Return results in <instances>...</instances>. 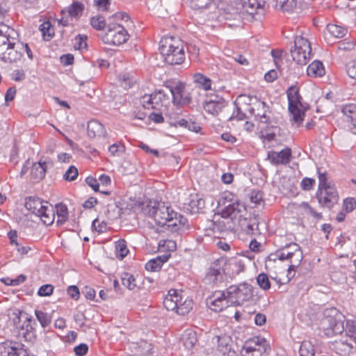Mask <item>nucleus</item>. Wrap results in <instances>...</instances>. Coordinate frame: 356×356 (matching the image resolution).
I'll return each instance as SVG.
<instances>
[{"label": "nucleus", "instance_id": "1", "mask_svg": "<svg viewBox=\"0 0 356 356\" xmlns=\"http://www.w3.org/2000/svg\"><path fill=\"white\" fill-rule=\"evenodd\" d=\"M18 33L8 24H0V59L5 63L20 60L23 52L33 59V53L27 44L18 42Z\"/></svg>", "mask_w": 356, "mask_h": 356}, {"label": "nucleus", "instance_id": "2", "mask_svg": "<svg viewBox=\"0 0 356 356\" xmlns=\"http://www.w3.org/2000/svg\"><path fill=\"white\" fill-rule=\"evenodd\" d=\"M159 50L165 62L169 65H179L185 59L182 42L174 37H165L160 41Z\"/></svg>", "mask_w": 356, "mask_h": 356}, {"label": "nucleus", "instance_id": "3", "mask_svg": "<svg viewBox=\"0 0 356 356\" xmlns=\"http://www.w3.org/2000/svg\"><path fill=\"white\" fill-rule=\"evenodd\" d=\"M286 95L291 122L292 124L299 127L302 123L305 111L309 108V105L302 102V97L299 93V89L296 86H290L286 90Z\"/></svg>", "mask_w": 356, "mask_h": 356}, {"label": "nucleus", "instance_id": "4", "mask_svg": "<svg viewBox=\"0 0 356 356\" xmlns=\"http://www.w3.org/2000/svg\"><path fill=\"white\" fill-rule=\"evenodd\" d=\"M270 258L273 260L277 258L280 261H288L289 262L288 270L295 271L301 264L303 254L299 245L291 243L280 248L275 254H271Z\"/></svg>", "mask_w": 356, "mask_h": 356}, {"label": "nucleus", "instance_id": "5", "mask_svg": "<svg viewBox=\"0 0 356 356\" xmlns=\"http://www.w3.org/2000/svg\"><path fill=\"white\" fill-rule=\"evenodd\" d=\"M234 194L230 192L223 193L218 202V207L220 208L223 218L240 220L246 208L243 203L234 200Z\"/></svg>", "mask_w": 356, "mask_h": 356}, {"label": "nucleus", "instance_id": "6", "mask_svg": "<svg viewBox=\"0 0 356 356\" xmlns=\"http://www.w3.org/2000/svg\"><path fill=\"white\" fill-rule=\"evenodd\" d=\"M163 306L168 311H172L179 315L187 314L193 308V302L191 298H186L183 300L181 292L170 289L163 300Z\"/></svg>", "mask_w": 356, "mask_h": 356}, {"label": "nucleus", "instance_id": "7", "mask_svg": "<svg viewBox=\"0 0 356 356\" xmlns=\"http://www.w3.org/2000/svg\"><path fill=\"white\" fill-rule=\"evenodd\" d=\"M321 321V326L327 337L341 334L344 330L342 315L336 308L327 309Z\"/></svg>", "mask_w": 356, "mask_h": 356}, {"label": "nucleus", "instance_id": "8", "mask_svg": "<svg viewBox=\"0 0 356 356\" xmlns=\"http://www.w3.org/2000/svg\"><path fill=\"white\" fill-rule=\"evenodd\" d=\"M270 347L268 341L260 337L246 340L240 351L241 356H268Z\"/></svg>", "mask_w": 356, "mask_h": 356}, {"label": "nucleus", "instance_id": "9", "mask_svg": "<svg viewBox=\"0 0 356 356\" xmlns=\"http://www.w3.org/2000/svg\"><path fill=\"white\" fill-rule=\"evenodd\" d=\"M227 258L221 257L211 263L204 280L206 284L219 286L226 278Z\"/></svg>", "mask_w": 356, "mask_h": 356}, {"label": "nucleus", "instance_id": "10", "mask_svg": "<svg viewBox=\"0 0 356 356\" xmlns=\"http://www.w3.org/2000/svg\"><path fill=\"white\" fill-rule=\"evenodd\" d=\"M291 56L299 65H306L311 58L312 47L307 39L297 36L294 40V49L291 50Z\"/></svg>", "mask_w": 356, "mask_h": 356}, {"label": "nucleus", "instance_id": "11", "mask_svg": "<svg viewBox=\"0 0 356 356\" xmlns=\"http://www.w3.org/2000/svg\"><path fill=\"white\" fill-rule=\"evenodd\" d=\"M148 207V216L161 226L165 225L169 220L172 219V216H177V213L170 209L163 202H155L153 205H149Z\"/></svg>", "mask_w": 356, "mask_h": 356}, {"label": "nucleus", "instance_id": "12", "mask_svg": "<svg viewBox=\"0 0 356 356\" xmlns=\"http://www.w3.org/2000/svg\"><path fill=\"white\" fill-rule=\"evenodd\" d=\"M227 293L231 300V304L241 305L252 298L253 288L248 283H243L237 286L232 285L227 289Z\"/></svg>", "mask_w": 356, "mask_h": 356}, {"label": "nucleus", "instance_id": "13", "mask_svg": "<svg viewBox=\"0 0 356 356\" xmlns=\"http://www.w3.org/2000/svg\"><path fill=\"white\" fill-rule=\"evenodd\" d=\"M129 35L126 29L120 24H115L108 26L106 32L102 35L105 44L118 46L127 41Z\"/></svg>", "mask_w": 356, "mask_h": 356}, {"label": "nucleus", "instance_id": "14", "mask_svg": "<svg viewBox=\"0 0 356 356\" xmlns=\"http://www.w3.org/2000/svg\"><path fill=\"white\" fill-rule=\"evenodd\" d=\"M207 305L212 311L220 312L232 304L229 297L227 296L226 290L223 291H215V293L207 299Z\"/></svg>", "mask_w": 356, "mask_h": 356}, {"label": "nucleus", "instance_id": "15", "mask_svg": "<svg viewBox=\"0 0 356 356\" xmlns=\"http://www.w3.org/2000/svg\"><path fill=\"white\" fill-rule=\"evenodd\" d=\"M166 87L169 89L172 96V102L175 105L183 106L191 103V96L185 92V83L177 82L171 83Z\"/></svg>", "mask_w": 356, "mask_h": 356}, {"label": "nucleus", "instance_id": "16", "mask_svg": "<svg viewBox=\"0 0 356 356\" xmlns=\"http://www.w3.org/2000/svg\"><path fill=\"white\" fill-rule=\"evenodd\" d=\"M250 104L253 105L250 111L257 120L261 123L270 124V118L268 113H270L269 106L266 102L257 99L256 96L250 97Z\"/></svg>", "mask_w": 356, "mask_h": 356}, {"label": "nucleus", "instance_id": "17", "mask_svg": "<svg viewBox=\"0 0 356 356\" xmlns=\"http://www.w3.org/2000/svg\"><path fill=\"white\" fill-rule=\"evenodd\" d=\"M238 9L241 11L243 19L250 21L254 19V15L258 13V10H261L258 0H236Z\"/></svg>", "mask_w": 356, "mask_h": 356}, {"label": "nucleus", "instance_id": "18", "mask_svg": "<svg viewBox=\"0 0 356 356\" xmlns=\"http://www.w3.org/2000/svg\"><path fill=\"white\" fill-rule=\"evenodd\" d=\"M318 202L327 208H332L339 199L338 193L333 186H327L323 189H318L316 194Z\"/></svg>", "mask_w": 356, "mask_h": 356}, {"label": "nucleus", "instance_id": "19", "mask_svg": "<svg viewBox=\"0 0 356 356\" xmlns=\"http://www.w3.org/2000/svg\"><path fill=\"white\" fill-rule=\"evenodd\" d=\"M291 149L286 147L280 152L270 151L268 152V159L273 165H286L291 161Z\"/></svg>", "mask_w": 356, "mask_h": 356}, {"label": "nucleus", "instance_id": "20", "mask_svg": "<svg viewBox=\"0 0 356 356\" xmlns=\"http://www.w3.org/2000/svg\"><path fill=\"white\" fill-rule=\"evenodd\" d=\"M225 106V99L218 95L211 96L203 104L204 111L212 115H217Z\"/></svg>", "mask_w": 356, "mask_h": 356}, {"label": "nucleus", "instance_id": "21", "mask_svg": "<svg viewBox=\"0 0 356 356\" xmlns=\"http://www.w3.org/2000/svg\"><path fill=\"white\" fill-rule=\"evenodd\" d=\"M342 113L348 129L353 134H356V105L350 104L343 106Z\"/></svg>", "mask_w": 356, "mask_h": 356}, {"label": "nucleus", "instance_id": "22", "mask_svg": "<svg viewBox=\"0 0 356 356\" xmlns=\"http://www.w3.org/2000/svg\"><path fill=\"white\" fill-rule=\"evenodd\" d=\"M204 200L197 193L191 194L184 203V209L191 213H199L204 207Z\"/></svg>", "mask_w": 356, "mask_h": 356}, {"label": "nucleus", "instance_id": "23", "mask_svg": "<svg viewBox=\"0 0 356 356\" xmlns=\"http://www.w3.org/2000/svg\"><path fill=\"white\" fill-rule=\"evenodd\" d=\"M47 202L42 201L36 196H29L25 198L24 206L27 210L38 216L42 211L44 207L47 206Z\"/></svg>", "mask_w": 356, "mask_h": 356}, {"label": "nucleus", "instance_id": "24", "mask_svg": "<svg viewBox=\"0 0 356 356\" xmlns=\"http://www.w3.org/2000/svg\"><path fill=\"white\" fill-rule=\"evenodd\" d=\"M87 133L90 138H101L105 136L106 129L98 120H92L88 123Z\"/></svg>", "mask_w": 356, "mask_h": 356}, {"label": "nucleus", "instance_id": "25", "mask_svg": "<svg viewBox=\"0 0 356 356\" xmlns=\"http://www.w3.org/2000/svg\"><path fill=\"white\" fill-rule=\"evenodd\" d=\"M47 168V163L46 161L42 162L40 161L32 165L31 170V179L34 182H38L42 180L46 175Z\"/></svg>", "mask_w": 356, "mask_h": 356}, {"label": "nucleus", "instance_id": "26", "mask_svg": "<svg viewBox=\"0 0 356 356\" xmlns=\"http://www.w3.org/2000/svg\"><path fill=\"white\" fill-rule=\"evenodd\" d=\"M225 268L232 275H238L245 269L244 260L238 257L231 258L229 260L227 259Z\"/></svg>", "mask_w": 356, "mask_h": 356}, {"label": "nucleus", "instance_id": "27", "mask_svg": "<svg viewBox=\"0 0 356 356\" xmlns=\"http://www.w3.org/2000/svg\"><path fill=\"white\" fill-rule=\"evenodd\" d=\"M26 325L22 327L19 332V335L22 336L26 341L33 342L36 338L35 330L31 325V321L30 318H26Z\"/></svg>", "mask_w": 356, "mask_h": 356}, {"label": "nucleus", "instance_id": "28", "mask_svg": "<svg viewBox=\"0 0 356 356\" xmlns=\"http://www.w3.org/2000/svg\"><path fill=\"white\" fill-rule=\"evenodd\" d=\"M83 5L79 2H73L71 6L61 11L62 15H67L71 18H79L83 13Z\"/></svg>", "mask_w": 356, "mask_h": 356}, {"label": "nucleus", "instance_id": "29", "mask_svg": "<svg viewBox=\"0 0 356 356\" xmlns=\"http://www.w3.org/2000/svg\"><path fill=\"white\" fill-rule=\"evenodd\" d=\"M37 216L40 218L44 225H50L54 222L55 212L52 207L49 205L47 202V206L44 207L42 211Z\"/></svg>", "mask_w": 356, "mask_h": 356}, {"label": "nucleus", "instance_id": "30", "mask_svg": "<svg viewBox=\"0 0 356 356\" xmlns=\"http://www.w3.org/2000/svg\"><path fill=\"white\" fill-rule=\"evenodd\" d=\"M298 214L305 217L313 216L316 219L322 218V214L321 213L316 212L313 208H312L308 203L302 202L297 207Z\"/></svg>", "mask_w": 356, "mask_h": 356}, {"label": "nucleus", "instance_id": "31", "mask_svg": "<svg viewBox=\"0 0 356 356\" xmlns=\"http://www.w3.org/2000/svg\"><path fill=\"white\" fill-rule=\"evenodd\" d=\"M325 72L323 64L319 60L312 62L307 70L308 76L313 77H321L325 74Z\"/></svg>", "mask_w": 356, "mask_h": 356}, {"label": "nucleus", "instance_id": "32", "mask_svg": "<svg viewBox=\"0 0 356 356\" xmlns=\"http://www.w3.org/2000/svg\"><path fill=\"white\" fill-rule=\"evenodd\" d=\"M239 224L242 229L246 232L247 234L253 235L256 234L258 230V223L255 219L248 220L244 218L239 220Z\"/></svg>", "mask_w": 356, "mask_h": 356}, {"label": "nucleus", "instance_id": "33", "mask_svg": "<svg viewBox=\"0 0 356 356\" xmlns=\"http://www.w3.org/2000/svg\"><path fill=\"white\" fill-rule=\"evenodd\" d=\"M193 81L198 87L202 88L204 90L211 89L212 81L201 73H196L193 75Z\"/></svg>", "mask_w": 356, "mask_h": 356}, {"label": "nucleus", "instance_id": "34", "mask_svg": "<svg viewBox=\"0 0 356 356\" xmlns=\"http://www.w3.org/2000/svg\"><path fill=\"white\" fill-rule=\"evenodd\" d=\"M168 257H164V259H161V257H158L156 259L149 260L145 264V269L148 271L156 272L159 271L162 265L167 261Z\"/></svg>", "mask_w": 356, "mask_h": 356}, {"label": "nucleus", "instance_id": "35", "mask_svg": "<svg viewBox=\"0 0 356 356\" xmlns=\"http://www.w3.org/2000/svg\"><path fill=\"white\" fill-rule=\"evenodd\" d=\"M236 0H229V3L224 9L223 11L227 12L228 13H232L234 15V20L241 22L243 20L241 11L238 9V6L234 2Z\"/></svg>", "mask_w": 356, "mask_h": 356}, {"label": "nucleus", "instance_id": "36", "mask_svg": "<svg viewBox=\"0 0 356 356\" xmlns=\"http://www.w3.org/2000/svg\"><path fill=\"white\" fill-rule=\"evenodd\" d=\"M40 31L45 40H50L54 35V31L49 21H45L40 25Z\"/></svg>", "mask_w": 356, "mask_h": 356}, {"label": "nucleus", "instance_id": "37", "mask_svg": "<svg viewBox=\"0 0 356 356\" xmlns=\"http://www.w3.org/2000/svg\"><path fill=\"white\" fill-rule=\"evenodd\" d=\"M11 344L10 350L8 351V354L13 356H29L24 344L18 342L11 343Z\"/></svg>", "mask_w": 356, "mask_h": 356}, {"label": "nucleus", "instance_id": "38", "mask_svg": "<svg viewBox=\"0 0 356 356\" xmlns=\"http://www.w3.org/2000/svg\"><path fill=\"white\" fill-rule=\"evenodd\" d=\"M122 284L129 290H134L137 284L134 276L129 273H123L121 275Z\"/></svg>", "mask_w": 356, "mask_h": 356}, {"label": "nucleus", "instance_id": "39", "mask_svg": "<svg viewBox=\"0 0 356 356\" xmlns=\"http://www.w3.org/2000/svg\"><path fill=\"white\" fill-rule=\"evenodd\" d=\"M334 349L337 354L341 356H346L350 353L352 349V346L348 343L339 341L335 342L334 344Z\"/></svg>", "mask_w": 356, "mask_h": 356}, {"label": "nucleus", "instance_id": "40", "mask_svg": "<svg viewBox=\"0 0 356 356\" xmlns=\"http://www.w3.org/2000/svg\"><path fill=\"white\" fill-rule=\"evenodd\" d=\"M300 356H314L315 350L313 344L308 341L302 342L299 349Z\"/></svg>", "mask_w": 356, "mask_h": 356}, {"label": "nucleus", "instance_id": "41", "mask_svg": "<svg viewBox=\"0 0 356 356\" xmlns=\"http://www.w3.org/2000/svg\"><path fill=\"white\" fill-rule=\"evenodd\" d=\"M197 341V339L196 337V333L193 331L186 332L183 335L184 345L188 349L192 348L195 345Z\"/></svg>", "mask_w": 356, "mask_h": 356}, {"label": "nucleus", "instance_id": "42", "mask_svg": "<svg viewBox=\"0 0 356 356\" xmlns=\"http://www.w3.org/2000/svg\"><path fill=\"white\" fill-rule=\"evenodd\" d=\"M57 224L63 225L67 219L68 211L65 204H60L56 205Z\"/></svg>", "mask_w": 356, "mask_h": 356}, {"label": "nucleus", "instance_id": "43", "mask_svg": "<svg viewBox=\"0 0 356 356\" xmlns=\"http://www.w3.org/2000/svg\"><path fill=\"white\" fill-rule=\"evenodd\" d=\"M327 29L332 35L338 38L343 37L347 33L346 29L336 24H327Z\"/></svg>", "mask_w": 356, "mask_h": 356}, {"label": "nucleus", "instance_id": "44", "mask_svg": "<svg viewBox=\"0 0 356 356\" xmlns=\"http://www.w3.org/2000/svg\"><path fill=\"white\" fill-rule=\"evenodd\" d=\"M35 314L37 320L40 322L41 326L44 328L47 327L51 322V316L41 310L35 309Z\"/></svg>", "mask_w": 356, "mask_h": 356}, {"label": "nucleus", "instance_id": "45", "mask_svg": "<svg viewBox=\"0 0 356 356\" xmlns=\"http://www.w3.org/2000/svg\"><path fill=\"white\" fill-rule=\"evenodd\" d=\"M186 221V219L181 215L177 214L176 217L172 216V219L169 220L168 222L165 225L168 227H177L176 229H179L180 226H184Z\"/></svg>", "mask_w": 356, "mask_h": 356}, {"label": "nucleus", "instance_id": "46", "mask_svg": "<svg viewBox=\"0 0 356 356\" xmlns=\"http://www.w3.org/2000/svg\"><path fill=\"white\" fill-rule=\"evenodd\" d=\"M276 7L283 11H290L296 7L294 0H276Z\"/></svg>", "mask_w": 356, "mask_h": 356}, {"label": "nucleus", "instance_id": "47", "mask_svg": "<svg viewBox=\"0 0 356 356\" xmlns=\"http://www.w3.org/2000/svg\"><path fill=\"white\" fill-rule=\"evenodd\" d=\"M90 24L96 30H102L106 26V21L102 16H95L90 19Z\"/></svg>", "mask_w": 356, "mask_h": 356}, {"label": "nucleus", "instance_id": "48", "mask_svg": "<svg viewBox=\"0 0 356 356\" xmlns=\"http://www.w3.org/2000/svg\"><path fill=\"white\" fill-rule=\"evenodd\" d=\"M116 252L120 259L125 257L129 252L125 241H118L115 245Z\"/></svg>", "mask_w": 356, "mask_h": 356}, {"label": "nucleus", "instance_id": "49", "mask_svg": "<svg viewBox=\"0 0 356 356\" xmlns=\"http://www.w3.org/2000/svg\"><path fill=\"white\" fill-rule=\"evenodd\" d=\"M9 7L4 0H0V24H6L5 22H8L6 19L8 15Z\"/></svg>", "mask_w": 356, "mask_h": 356}, {"label": "nucleus", "instance_id": "50", "mask_svg": "<svg viewBox=\"0 0 356 356\" xmlns=\"http://www.w3.org/2000/svg\"><path fill=\"white\" fill-rule=\"evenodd\" d=\"M259 286L264 290H268L270 288V282L268 277L265 273H260L257 278Z\"/></svg>", "mask_w": 356, "mask_h": 356}, {"label": "nucleus", "instance_id": "51", "mask_svg": "<svg viewBox=\"0 0 356 356\" xmlns=\"http://www.w3.org/2000/svg\"><path fill=\"white\" fill-rule=\"evenodd\" d=\"M153 97V100L155 105V108H156L158 106L163 104L164 100L168 99V96L165 94V92L159 90L156 91L155 92L152 93Z\"/></svg>", "mask_w": 356, "mask_h": 356}, {"label": "nucleus", "instance_id": "52", "mask_svg": "<svg viewBox=\"0 0 356 356\" xmlns=\"http://www.w3.org/2000/svg\"><path fill=\"white\" fill-rule=\"evenodd\" d=\"M78 175L77 168L74 165H71L63 175V179L65 181H72L76 179Z\"/></svg>", "mask_w": 356, "mask_h": 356}, {"label": "nucleus", "instance_id": "53", "mask_svg": "<svg viewBox=\"0 0 356 356\" xmlns=\"http://www.w3.org/2000/svg\"><path fill=\"white\" fill-rule=\"evenodd\" d=\"M356 209V200L353 197H347L343 202V210L346 213L352 212Z\"/></svg>", "mask_w": 356, "mask_h": 356}, {"label": "nucleus", "instance_id": "54", "mask_svg": "<svg viewBox=\"0 0 356 356\" xmlns=\"http://www.w3.org/2000/svg\"><path fill=\"white\" fill-rule=\"evenodd\" d=\"M108 152L113 156H120L124 152V146L121 143H114L109 146Z\"/></svg>", "mask_w": 356, "mask_h": 356}, {"label": "nucleus", "instance_id": "55", "mask_svg": "<svg viewBox=\"0 0 356 356\" xmlns=\"http://www.w3.org/2000/svg\"><path fill=\"white\" fill-rule=\"evenodd\" d=\"M153 102H154V100H153L152 94L145 95L140 99V103L142 104L143 106L145 108L156 109L154 103H153Z\"/></svg>", "mask_w": 356, "mask_h": 356}, {"label": "nucleus", "instance_id": "56", "mask_svg": "<svg viewBox=\"0 0 356 356\" xmlns=\"http://www.w3.org/2000/svg\"><path fill=\"white\" fill-rule=\"evenodd\" d=\"M250 200L257 207L263 202V193L260 191H252L250 195Z\"/></svg>", "mask_w": 356, "mask_h": 356}, {"label": "nucleus", "instance_id": "57", "mask_svg": "<svg viewBox=\"0 0 356 356\" xmlns=\"http://www.w3.org/2000/svg\"><path fill=\"white\" fill-rule=\"evenodd\" d=\"M92 227L97 232L103 233L107 229V224L104 220L100 222L98 218H96L92 221Z\"/></svg>", "mask_w": 356, "mask_h": 356}, {"label": "nucleus", "instance_id": "58", "mask_svg": "<svg viewBox=\"0 0 356 356\" xmlns=\"http://www.w3.org/2000/svg\"><path fill=\"white\" fill-rule=\"evenodd\" d=\"M346 70L348 75L356 80V60L348 62L346 64Z\"/></svg>", "mask_w": 356, "mask_h": 356}, {"label": "nucleus", "instance_id": "59", "mask_svg": "<svg viewBox=\"0 0 356 356\" xmlns=\"http://www.w3.org/2000/svg\"><path fill=\"white\" fill-rule=\"evenodd\" d=\"M54 291V286L51 284H44L40 287L38 291V295L40 296H50Z\"/></svg>", "mask_w": 356, "mask_h": 356}, {"label": "nucleus", "instance_id": "60", "mask_svg": "<svg viewBox=\"0 0 356 356\" xmlns=\"http://www.w3.org/2000/svg\"><path fill=\"white\" fill-rule=\"evenodd\" d=\"M355 47V44L353 42L348 41V42H340L337 45V50L339 51H350L352 49H353Z\"/></svg>", "mask_w": 356, "mask_h": 356}, {"label": "nucleus", "instance_id": "61", "mask_svg": "<svg viewBox=\"0 0 356 356\" xmlns=\"http://www.w3.org/2000/svg\"><path fill=\"white\" fill-rule=\"evenodd\" d=\"M315 180L314 179L305 177L301 181V187L305 191H309L313 188Z\"/></svg>", "mask_w": 356, "mask_h": 356}, {"label": "nucleus", "instance_id": "62", "mask_svg": "<svg viewBox=\"0 0 356 356\" xmlns=\"http://www.w3.org/2000/svg\"><path fill=\"white\" fill-rule=\"evenodd\" d=\"M95 5L102 11H107L111 5L110 0H95Z\"/></svg>", "mask_w": 356, "mask_h": 356}, {"label": "nucleus", "instance_id": "63", "mask_svg": "<svg viewBox=\"0 0 356 356\" xmlns=\"http://www.w3.org/2000/svg\"><path fill=\"white\" fill-rule=\"evenodd\" d=\"M246 118V115L243 113L240 108L236 107L230 118L231 120H243Z\"/></svg>", "mask_w": 356, "mask_h": 356}, {"label": "nucleus", "instance_id": "64", "mask_svg": "<svg viewBox=\"0 0 356 356\" xmlns=\"http://www.w3.org/2000/svg\"><path fill=\"white\" fill-rule=\"evenodd\" d=\"M74 350L76 355L83 356L87 353V352L88 350V347L86 343H81V344L76 346L74 348Z\"/></svg>", "mask_w": 356, "mask_h": 356}]
</instances>
